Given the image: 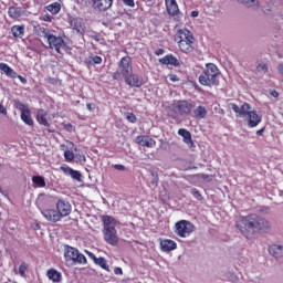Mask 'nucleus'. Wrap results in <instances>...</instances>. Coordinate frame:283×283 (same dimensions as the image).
Wrapping results in <instances>:
<instances>
[{
  "mask_svg": "<svg viewBox=\"0 0 283 283\" xmlns=\"http://www.w3.org/2000/svg\"><path fill=\"white\" fill-rule=\"evenodd\" d=\"M237 228L241 231L242 235L249 239L253 238V234L256 233V231H269L271 226L266 219L258 214H249L247 217H241L239 221H237Z\"/></svg>",
  "mask_w": 283,
  "mask_h": 283,
  "instance_id": "nucleus-1",
  "label": "nucleus"
},
{
  "mask_svg": "<svg viewBox=\"0 0 283 283\" xmlns=\"http://www.w3.org/2000/svg\"><path fill=\"white\" fill-rule=\"evenodd\" d=\"M230 107L237 114V118L245 119L250 128L258 127L262 123V115L258 111H251V104L247 102L241 107L235 103H231Z\"/></svg>",
  "mask_w": 283,
  "mask_h": 283,
  "instance_id": "nucleus-2",
  "label": "nucleus"
},
{
  "mask_svg": "<svg viewBox=\"0 0 283 283\" xmlns=\"http://www.w3.org/2000/svg\"><path fill=\"white\" fill-rule=\"evenodd\" d=\"M103 237L111 247L118 245V231H116V219L109 214L102 216Z\"/></svg>",
  "mask_w": 283,
  "mask_h": 283,
  "instance_id": "nucleus-3",
  "label": "nucleus"
},
{
  "mask_svg": "<svg viewBox=\"0 0 283 283\" xmlns=\"http://www.w3.org/2000/svg\"><path fill=\"white\" fill-rule=\"evenodd\" d=\"M174 41L178 44L180 52L184 54H191V52H193V43H196V38L188 29H179L175 34Z\"/></svg>",
  "mask_w": 283,
  "mask_h": 283,
  "instance_id": "nucleus-4",
  "label": "nucleus"
},
{
  "mask_svg": "<svg viewBox=\"0 0 283 283\" xmlns=\"http://www.w3.org/2000/svg\"><path fill=\"white\" fill-rule=\"evenodd\" d=\"M220 70L213 63L206 64V70L199 75V83L205 87H218L220 85Z\"/></svg>",
  "mask_w": 283,
  "mask_h": 283,
  "instance_id": "nucleus-5",
  "label": "nucleus"
},
{
  "mask_svg": "<svg viewBox=\"0 0 283 283\" xmlns=\"http://www.w3.org/2000/svg\"><path fill=\"white\" fill-rule=\"evenodd\" d=\"M117 71L113 73L114 81H120L125 78L128 74L134 72V66H132V57L129 55L124 56L117 64Z\"/></svg>",
  "mask_w": 283,
  "mask_h": 283,
  "instance_id": "nucleus-6",
  "label": "nucleus"
},
{
  "mask_svg": "<svg viewBox=\"0 0 283 283\" xmlns=\"http://www.w3.org/2000/svg\"><path fill=\"white\" fill-rule=\"evenodd\" d=\"M65 262H72V264H87V258L85 254L81 253L78 249L66 245L64 249Z\"/></svg>",
  "mask_w": 283,
  "mask_h": 283,
  "instance_id": "nucleus-7",
  "label": "nucleus"
},
{
  "mask_svg": "<svg viewBox=\"0 0 283 283\" xmlns=\"http://www.w3.org/2000/svg\"><path fill=\"white\" fill-rule=\"evenodd\" d=\"M196 231V226L191 221L180 220L175 224V233L179 238H189Z\"/></svg>",
  "mask_w": 283,
  "mask_h": 283,
  "instance_id": "nucleus-8",
  "label": "nucleus"
},
{
  "mask_svg": "<svg viewBox=\"0 0 283 283\" xmlns=\"http://www.w3.org/2000/svg\"><path fill=\"white\" fill-rule=\"evenodd\" d=\"M175 114H179L180 116H189L191 112H193V104L187 99L179 101L174 105Z\"/></svg>",
  "mask_w": 283,
  "mask_h": 283,
  "instance_id": "nucleus-9",
  "label": "nucleus"
},
{
  "mask_svg": "<svg viewBox=\"0 0 283 283\" xmlns=\"http://www.w3.org/2000/svg\"><path fill=\"white\" fill-rule=\"evenodd\" d=\"M69 24L76 34H85V22L82 18L71 15L69 17Z\"/></svg>",
  "mask_w": 283,
  "mask_h": 283,
  "instance_id": "nucleus-10",
  "label": "nucleus"
},
{
  "mask_svg": "<svg viewBox=\"0 0 283 283\" xmlns=\"http://www.w3.org/2000/svg\"><path fill=\"white\" fill-rule=\"evenodd\" d=\"M92 8L96 12H107L112 8L114 0H91Z\"/></svg>",
  "mask_w": 283,
  "mask_h": 283,
  "instance_id": "nucleus-11",
  "label": "nucleus"
},
{
  "mask_svg": "<svg viewBox=\"0 0 283 283\" xmlns=\"http://www.w3.org/2000/svg\"><path fill=\"white\" fill-rule=\"evenodd\" d=\"M56 210L61 218H65L72 213V205L64 199H59L56 202Z\"/></svg>",
  "mask_w": 283,
  "mask_h": 283,
  "instance_id": "nucleus-12",
  "label": "nucleus"
},
{
  "mask_svg": "<svg viewBox=\"0 0 283 283\" xmlns=\"http://www.w3.org/2000/svg\"><path fill=\"white\" fill-rule=\"evenodd\" d=\"M124 81L126 85H129V87H143L144 85L143 77L138 76V74H135L134 71L126 75Z\"/></svg>",
  "mask_w": 283,
  "mask_h": 283,
  "instance_id": "nucleus-13",
  "label": "nucleus"
},
{
  "mask_svg": "<svg viewBox=\"0 0 283 283\" xmlns=\"http://www.w3.org/2000/svg\"><path fill=\"white\" fill-rule=\"evenodd\" d=\"M48 43L50 49L55 50V52H61V48L65 45V41H63V38L56 36L54 34L49 35Z\"/></svg>",
  "mask_w": 283,
  "mask_h": 283,
  "instance_id": "nucleus-14",
  "label": "nucleus"
},
{
  "mask_svg": "<svg viewBox=\"0 0 283 283\" xmlns=\"http://www.w3.org/2000/svg\"><path fill=\"white\" fill-rule=\"evenodd\" d=\"M135 143L140 145L142 147H148L151 149L156 147V140L151 138L149 135H139L135 138Z\"/></svg>",
  "mask_w": 283,
  "mask_h": 283,
  "instance_id": "nucleus-15",
  "label": "nucleus"
},
{
  "mask_svg": "<svg viewBox=\"0 0 283 283\" xmlns=\"http://www.w3.org/2000/svg\"><path fill=\"white\" fill-rule=\"evenodd\" d=\"M19 109L21 112V120H23L25 125L32 127L34 125V119H32V113L30 112V108H27L25 105L21 104Z\"/></svg>",
  "mask_w": 283,
  "mask_h": 283,
  "instance_id": "nucleus-16",
  "label": "nucleus"
},
{
  "mask_svg": "<svg viewBox=\"0 0 283 283\" xmlns=\"http://www.w3.org/2000/svg\"><path fill=\"white\" fill-rule=\"evenodd\" d=\"M36 122L39 123V125H43V127H50V114L48 113V111L43 108L38 109Z\"/></svg>",
  "mask_w": 283,
  "mask_h": 283,
  "instance_id": "nucleus-17",
  "label": "nucleus"
},
{
  "mask_svg": "<svg viewBox=\"0 0 283 283\" xmlns=\"http://www.w3.org/2000/svg\"><path fill=\"white\" fill-rule=\"evenodd\" d=\"M159 63H161L163 65H172V67H180L182 65L180 63V60H178V57H176V55L171 53L159 59Z\"/></svg>",
  "mask_w": 283,
  "mask_h": 283,
  "instance_id": "nucleus-18",
  "label": "nucleus"
},
{
  "mask_svg": "<svg viewBox=\"0 0 283 283\" xmlns=\"http://www.w3.org/2000/svg\"><path fill=\"white\" fill-rule=\"evenodd\" d=\"M42 216H44L45 220H48L49 222L61 221V214L56 210L45 209L42 211Z\"/></svg>",
  "mask_w": 283,
  "mask_h": 283,
  "instance_id": "nucleus-19",
  "label": "nucleus"
},
{
  "mask_svg": "<svg viewBox=\"0 0 283 283\" xmlns=\"http://www.w3.org/2000/svg\"><path fill=\"white\" fill-rule=\"evenodd\" d=\"M161 251L169 253V251H176L178 243L171 239H164L160 241Z\"/></svg>",
  "mask_w": 283,
  "mask_h": 283,
  "instance_id": "nucleus-20",
  "label": "nucleus"
},
{
  "mask_svg": "<svg viewBox=\"0 0 283 283\" xmlns=\"http://www.w3.org/2000/svg\"><path fill=\"white\" fill-rule=\"evenodd\" d=\"M60 171H63V174L65 176H71V178H73V180H81V172L78 170L72 169L66 164H64L60 167Z\"/></svg>",
  "mask_w": 283,
  "mask_h": 283,
  "instance_id": "nucleus-21",
  "label": "nucleus"
},
{
  "mask_svg": "<svg viewBox=\"0 0 283 283\" xmlns=\"http://www.w3.org/2000/svg\"><path fill=\"white\" fill-rule=\"evenodd\" d=\"M166 3V10L170 17H176L178 12H180V9L178 8V2L176 0H165Z\"/></svg>",
  "mask_w": 283,
  "mask_h": 283,
  "instance_id": "nucleus-22",
  "label": "nucleus"
},
{
  "mask_svg": "<svg viewBox=\"0 0 283 283\" xmlns=\"http://www.w3.org/2000/svg\"><path fill=\"white\" fill-rule=\"evenodd\" d=\"M207 107L199 105L192 111V118H196V120H202L207 118Z\"/></svg>",
  "mask_w": 283,
  "mask_h": 283,
  "instance_id": "nucleus-23",
  "label": "nucleus"
},
{
  "mask_svg": "<svg viewBox=\"0 0 283 283\" xmlns=\"http://www.w3.org/2000/svg\"><path fill=\"white\" fill-rule=\"evenodd\" d=\"M46 277H49V280H51V282L53 283H59L63 281V274H61V272H59V270L56 269H49L46 271Z\"/></svg>",
  "mask_w": 283,
  "mask_h": 283,
  "instance_id": "nucleus-24",
  "label": "nucleus"
},
{
  "mask_svg": "<svg viewBox=\"0 0 283 283\" xmlns=\"http://www.w3.org/2000/svg\"><path fill=\"white\" fill-rule=\"evenodd\" d=\"M11 33L14 39H23L25 36V25L11 27Z\"/></svg>",
  "mask_w": 283,
  "mask_h": 283,
  "instance_id": "nucleus-25",
  "label": "nucleus"
},
{
  "mask_svg": "<svg viewBox=\"0 0 283 283\" xmlns=\"http://www.w3.org/2000/svg\"><path fill=\"white\" fill-rule=\"evenodd\" d=\"M178 135L184 137V143L190 147H193V139L191 138V133L185 128L178 130Z\"/></svg>",
  "mask_w": 283,
  "mask_h": 283,
  "instance_id": "nucleus-26",
  "label": "nucleus"
},
{
  "mask_svg": "<svg viewBox=\"0 0 283 283\" xmlns=\"http://www.w3.org/2000/svg\"><path fill=\"white\" fill-rule=\"evenodd\" d=\"M0 70L1 72H3V74H6V76H8L9 78H17V72L10 67V65L1 62L0 63Z\"/></svg>",
  "mask_w": 283,
  "mask_h": 283,
  "instance_id": "nucleus-27",
  "label": "nucleus"
},
{
  "mask_svg": "<svg viewBox=\"0 0 283 283\" xmlns=\"http://www.w3.org/2000/svg\"><path fill=\"white\" fill-rule=\"evenodd\" d=\"M269 253L273 255L276 260L283 258V247L282 245H271L269 248Z\"/></svg>",
  "mask_w": 283,
  "mask_h": 283,
  "instance_id": "nucleus-28",
  "label": "nucleus"
},
{
  "mask_svg": "<svg viewBox=\"0 0 283 283\" xmlns=\"http://www.w3.org/2000/svg\"><path fill=\"white\" fill-rule=\"evenodd\" d=\"M48 12H51V14H59L61 12V3L53 2L49 6H46Z\"/></svg>",
  "mask_w": 283,
  "mask_h": 283,
  "instance_id": "nucleus-29",
  "label": "nucleus"
},
{
  "mask_svg": "<svg viewBox=\"0 0 283 283\" xmlns=\"http://www.w3.org/2000/svg\"><path fill=\"white\" fill-rule=\"evenodd\" d=\"M32 182L35 187H39L40 189H43V187H45V178H43V176H33Z\"/></svg>",
  "mask_w": 283,
  "mask_h": 283,
  "instance_id": "nucleus-30",
  "label": "nucleus"
},
{
  "mask_svg": "<svg viewBox=\"0 0 283 283\" xmlns=\"http://www.w3.org/2000/svg\"><path fill=\"white\" fill-rule=\"evenodd\" d=\"M8 14L11 19H20L21 18V9L18 7H10L8 10Z\"/></svg>",
  "mask_w": 283,
  "mask_h": 283,
  "instance_id": "nucleus-31",
  "label": "nucleus"
},
{
  "mask_svg": "<svg viewBox=\"0 0 283 283\" xmlns=\"http://www.w3.org/2000/svg\"><path fill=\"white\" fill-rule=\"evenodd\" d=\"M94 264H97V266H101L104 271H107L109 273V265L107 264V260L105 258L101 256L97 258V260L94 262Z\"/></svg>",
  "mask_w": 283,
  "mask_h": 283,
  "instance_id": "nucleus-32",
  "label": "nucleus"
},
{
  "mask_svg": "<svg viewBox=\"0 0 283 283\" xmlns=\"http://www.w3.org/2000/svg\"><path fill=\"white\" fill-rule=\"evenodd\" d=\"M88 63L91 65H101V63H103V57L99 55H92L88 57Z\"/></svg>",
  "mask_w": 283,
  "mask_h": 283,
  "instance_id": "nucleus-33",
  "label": "nucleus"
},
{
  "mask_svg": "<svg viewBox=\"0 0 283 283\" xmlns=\"http://www.w3.org/2000/svg\"><path fill=\"white\" fill-rule=\"evenodd\" d=\"M51 35H52V33H50V30H48L46 28L41 27L39 29V36L46 39V41L50 39Z\"/></svg>",
  "mask_w": 283,
  "mask_h": 283,
  "instance_id": "nucleus-34",
  "label": "nucleus"
},
{
  "mask_svg": "<svg viewBox=\"0 0 283 283\" xmlns=\"http://www.w3.org/2000/svg\"><path fill=\"white\" fill-rule=\"evenodd\" d=\"M256 72H259L260 74H266V72H269V64H266V63H259L256 65Z\"/></svg>",
  "mask_w": 283,
  "mask_h": 283,
  "instance_id": "nucleus-35",
  "label": "nucleus"
},
{
  "mask_svg": "<svg viewBox=\"0 0 283 283\" xmlns=\"http://www.w3.org/2000/svg\"><path fill=\"white\" fill-rule=\"evenodd\" d=\"M243 6H247V8H253L256 6H260L258 0H239Z\"/></svg>",
  "mask_w": 283,
  "mask_h": 283,
  "instance_id": "nucleus-36",
  "label": "nucleus"
},
{
  "mask_svg": "<svg viewBox=\"0 0 283 283\" xmlns=\"http://www.w3.org/2000/svg\"><path fill=\"white\" fill-rule=\"evenodd\" d=\"M75 158L74 151L72 150H65L64 151V159L66 163H72Z\"/></svg>",
  "mask_w": 283,
  "mask_h": 283,
  "instance_id": "nucleus-37",
  "label": "nucleus"
},
{
  "mask_svg": "<svg viewBox=\"0 0 283 283\" xmlns=\"http://www.w3.org/2000/svg\"><path fill=\"white\" fill-rule=\"evenodd\" d=\"M28 269H29L28 263L22 262L19 266V275H21V277H25V273H27Z\"/></svg>",
  "mask_w": 283,
  "mask_h": 283,
  "instance_id": "nucleus-38",
  "label": "nucleus"
},
{
  "mask_svg": "<svg viewBox=\"0 0 283 283\" xmlns=\"http://www.w3.org/2000/svg\"><path fill=\"white\" fill-rule=\"evenodd\" d=\"M45 83H49V85H57L59 80H56L55 77H46Z\"/></svg>",
  "mask_w": 283,
  "mask_h": 283,
  "instance_id": "nucleus-39",
  "label": "nucleus"
},
{
  "mask_svg": "<svg viewBox=\"0 0 283 283\" xmlns=\"http://www.w3.org/2000/svg\"><path fill=\"white\" fill-rule=\"evenodd\" d=\"M126 119L128 120V123H136V120H137V118H136V116L134 115V113H128L127 115H126Z\"/></svg>",
  "mask_w": 283,
  "mask_h": 283,
  "instance_id": "nucleus-40",
  "label": "nucleus"
},
{
  "mask_svg": "<svg viewBox=\"0 0 283 283\" xmlns=\"http://www.w3.org/2000/svg\"><path fill=\"white\" fill-rule=\"evenodd\" d=\"M192 196L196 198V200H202V195L200 191H198V189H192Z\"/></svg>",
  "mask_w": 283,
  "mask_h": 283,
  "instance_id": "nucleus-41",
  "label": "nucleus"
},
{
  "mask_svg": "<svg viewBox=\"0 0 283 283\" xmlns=\"http://www.w3.org/2000/svg\"><path fill=\"white\" fill-rule=\"evenodd\" d=\"M41 21H45L46 23H52V17L50 14H43L41 15Z\"/></svg>",
  "mask_w": 283,
  "mask_h": 283,
  "instance_id": "nucleus-42",
  "label": "nucleus"
},
{
  "mask_svg": "<svg viewBox=\"0 0 283 283\" xmlns=\"http://www.w3.org/2000/svg\"><path fill=\"white\" fill-rule=\"evenodd\" d=\"M169 81H171V83H178V81H180V77H178V75L176 74H170L168 75Z\"/></svg>",
  "mask_w": 283,
  "mask_h": 283,
  "instance_id": "nucleus-43",
  "label": "nucleus"
},
{
  "mask_svg": "<svg viewBox=\"0 0 283 283\" xmlns=\"http://www.w3.org/2000/svg\"><path fill=\"white\" fill-rule=\"evenodd\" d=\"M85 253H86V255H88V258H90L91 260H93L94 263H95L96 260L98 259V258H96V254L93 253V252H91V251H87V250H86Z\"/></svg>",
  "mask_w": 283,
  "mask_h": 283,
  "instance_id": "nucleus-44",
  "label": "nucleus"
},
{
  "mask_svg": "<svg viewBox=\"0 0 283 283\" xmlns=\"http://www.w3.org/2000/svg\"><path fill=\"white\" fill-rule=\"evenodd\" d=\"M123 3L125 6H128V8H134L136 6V3L134 2V0H123Z\"/></svg>",
  "mask_w": 283,
  "mask_h": 283,
  "instance_id": "nucleus-45",
  "label": "nucleus"
},
{
  "mask_svg": "<svg viewBox=\"0 0 283 283\" xmlns=\"http://www.w3.org/2000/svg\"><path fill=\"white\" fill-rule=\"evenodd\" d=\"M17 78H19V81L22 83V85L28 84V80L25 77H23L22 75H18V73H17Z\"/></svg>",
  "mask_w": 283,
  "mask_h": 283,
  "instance_id": "nucleus-46",
  "label": "nucleus"
},
{
  "mask_svg": "<svg viewBox=\"0 0 283 283\" xmlns=\"http://www.w3.org/2000/svg\"><path fill=\"white\" fill-rule=\"evenodd\" d=\"M0 114H3V116H8V108H6V106H3L2 104H0Z\"/></svg>",
  "mask_w": 283,
  "mask_h": 283,
  "instance_id": "nucleus-47",
  "label": "nucleus"
},
{
  "mask_svg": "<svg viewBox=\"0 0 283 283\" xmlns=\"http://www.w3.org/2000/svg\"><path fill=\"white\" fill-rule=\"evenodd\" d=\"M86 107H87L88 112H94V109H96V104L87 103Z\"/></svg>",
  "mask_w": 283,
  "mask_h": 283,
  "instance_id": "nucleus-48",
  "label": "nucleus"
},
{
  "mask_svg": "<svg viewBox=\"0 0 283 283\" xmlns=\"http://www.w3.org/2000/svg\"><path fill=\"white\" fill-rule=\"evenodd\" d=\"M114 169H117V171H125V166L120 164L114 165Z\"/></svg>",
  "mask_w": 283,
  "mask_h": 283,
  "instance_id": "nucleus-49",
  "label": "nucleus"
},
{
  "mask_svg": "<svg viewBox=\"0 0 283 283\" xmlns=\"http://www.w3.org/2000/svg\"><path fill=\"white\" fill-rule=\"evenodd\" d=\"M156 56H163L165 54V49H158L155 51Z\"/></svg>",
  "mask_w": 283,
  "mask_h": 283,
  "instance_id": "nucleus-50",
  "label": "nucleus"
},
{
  "mask_svg": "<svg viewBox=\"0 0 283 283\" xmlns=\"http://www.w3.org/2000/svg\"><path fill=\"white\" fill-rule=\"evenodd\" d=\"M114 273H115V275H123V269L122 268H115Z\"/></svg>",
  "mask_w": 283,
  "mask_h": 283,
  "instance_id": "nucleus-51",
  "label": "nucleus"
},
{
  "mask_svg": "<svg viewBox=\"0 0 283 283\" xmlns=\"http://www.w3.org/2000/svg\"><path fill=\"white\" fill-rule=\"evenodd\" d=\"M158 182H159V178L157 177V179H156V177H153V179H151V185H153L154 187H158Z\"/></svg>",
  "mask_w": 283,
  "mask_h": 283,
  "instance_id": "nucleus-52",
  "label": "nucleus"
},
{
  "mask_svg": "<svg viewBox=\"0 0 283 283\" xmlns=\"http://www.w3.org/2000/svg\"><path fill=\"white\" fill-rule=\"evenodd\" d=\"M265 127H262L261 129L256 130V136H262L265 132Z\"/></svg>",
  "mask_w": 283,
  "mask_h": 283,
  "instance_id": "nucleus-53",
  "label": "nucleus"
},
{
  "mask_svg": "<svg viewBox=\"0 0 283 283\" xmlns=\"http://www.w3.org/2000/svg\"><path fill=\"white\" fill-rule=\"evenodd\" d=\"M277 72H279V74H282V76H283V63L277 65Z\"/></svg>",
  "mask_w": 283,
  "mask_h": 283,
  "instance_id": "nucleus-54",
  "label": "nucleus"
},
{
  "mask_svg": "<svg viewBox=\"0 0 283 283\" xmlns=\"http://www.w3.org/2000/svg\"><path fill=\"white\" fill-rule=\"evenodd\" d=\"M271 96H273L274 98H277V96H280V93H277V91H272Z\"/></svg>",
  "mask_w": 283,
  "mask_h": 283,
  "instance_id": "nucleus-55",
  "label": "nucleus"
},
{
  "mask_svg": "<svg viewBox=\"0 0 283 283\" xmlns=\"http://www.w3.org/2000/svg\"><path fill=\"white\" fill-rule=\"evenodd\" d=\"M150 176L153 178H158V172L157 171H150Z\"/></svg>",
  "mask_w": 283,
  "mask_h": 283,
  "instance_id": "nucleus-56",
  "label": "nucleus"
},
{
  "mask_svg": "<svg viewBox=\"0 0 283 283\" xmlns=\"http://www.w3.org/2000/svg\"><path fill=\"white\" fill-rule=\"evenodd\" d=\"M200 13L198 12V11H192L191 12V17H193V18H196V17H198Z\"/></svg>",
  "mask_w": 283,
  "mask_h": 283,
  "instance_id": "nucleus-57",
  "label": "nucleus"
},
{
  "mask_svg": "<svg viewBox=\"0 0 283 283\" xmlns=\"http://www.w3.org/2000/svg\"><path fill=\"white\" fill-rule=\"evenodd\" d=\"M195 90H197V92H202V88H200L198 84L195 85Z\"/></svg>",
  "mask_w": 283,
  "mask_h": 283,
  "instance_id": "nucleus-58",
  "label": "nucleus"
},
{
  "mask_svg": "<svg viewBox=\"0 0 283 283\" xmlns=\"http://www.w3.org/2000/svg\"><path fill=\"white\" fill-rule=\"evenodd\" d=\"M66 129H72V124L66 125Z\"/></svg>",
  "mask_w": 283,
  "mask_h": 283,
  "instance_id": "nucleus-59",
  "label": "nucleus"
},
{
  "mask_svg": "<svg viewBox=\"0 0 283 283\" xmlns=\"http://www.w3.org/2000/svg\"><path fill=\"white\" fill-rule=\"evenodd\" d=\"M77 150H78V148L74 147V151H77Z\"/></svg>",
  "mask_w": 283,
  "mask_h": 283,
  "instance_id": "nucleus-60",
  "label": "nucleus"
},
{
  "mask_svg": "<svg viewBox=\"0 0 283 283\" xmlns=\"http://www.w3.org/2000/svg\"><path fill=\"white\" fill-rule=\"evenodd\" d=\"M83 160H85V155L82 156Z\"/></svg>",
  "mask_w": 283,
  "mask_h": 283,
  "instance_id": "nucleus-61",
  "label": "nucleus"
}]
</instances>
